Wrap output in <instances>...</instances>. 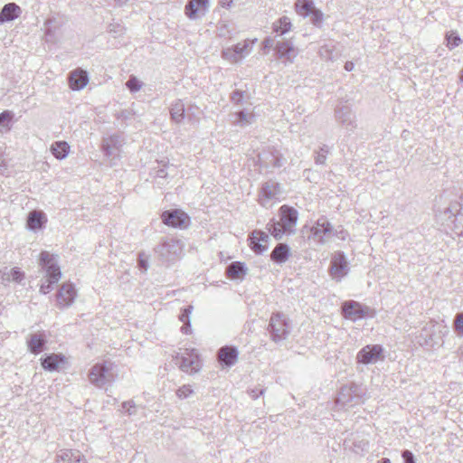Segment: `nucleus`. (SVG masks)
Returning a JSON list of instances; mask_svg holds the SVG:
<instances>
[{"label":"nucleus","instance_id":"obj_16","mask_svg":"<svg viewBox=\"0 0 463 463\" xmlns=\"http://www.w3.org/2000/svg\"><path fill=\"white\" fill-rule=\"evenodd\" d=\"M208 7V0H188L184 7V13L189 19L195 20L205 15Z\"/></svg>","mask_w":463,"mask_h":463},{"label":"nucleus","instance_id":"obj_4","mask_svg":"<svg viewBox=\"0 0 463 463\" xmlns=\"http://www.w3.org/2000/svg\"><path fill=\"white\" fill-rule=\"evenodd\" d=\"M88 378L90 383L98 388H103L106 384L111 383L115 379L113 364L104 362L102 364H94L90 369Z\"/></svg>","mask_w":463,"mask_h":463},{"label":"nucleus","instance_id":"obj_37","mask_svg":"<svg viewBox=\"0 0 463 463\" xmlns=\"http://www.w3.org/2000/svg\"><path fill=\"white\" fill-rule=\"evenodd\" d=\"M250 248L257 253H260V231H253L249 238Z\"/></svg>","mask_w":463,"mask_h":463},{"label":"nucleus","instance_id":"obj_3","mask_svg":"<svg viewBox=\"0 0 463 463\" xmlns=\"http://www.w3.org/2000/svg\"><path fill=\"white\" fill-rule=\"evenodd\" d=\"M274 47L275 56L283 64H292L298 55V49L296 48L291 41H278L270 37L262 42V50Z\"/></svg>","mask_w":463,"mask_h":463},{"label":"nucleus","instance_id":"obj_51","mask_svg":"<svg viewBox=\"0 0 463 463\" xmlns=\"http://www.w3.org/2000/svg\"><path fill=\"white\" fill-rule=\"evenodd\" d=\"M167 176L166 171L162 168L156 171V177L158 178H165Z\"/></svg>","mask_w":463,"mask_h":463},{"label":"nucleus","instance_id":"obj_35","mask_svg":"<svg viewBox=\"0 0 463 463\" xmlns=\"http://www.w3.org/2000/svg\"><path fill=\"white\" fill-rule=\"evenodd\" d=\"M193 307L188 306L185 308L183 309L182 313L179 316L180 321L184 323V326L181 327V331L184 334H188L191 327V322H190V314L192 312Z\"/></svg>","mask_w":463,"mask_h":463},{"label":"nucleus","instance_id":"obj_54","mask_svg":"<svg viewBox=\"0 0 463 463\" xmlns=\"http://www.w3.org/2000/svg\"><path fill=\"white\" fill-rule=\"evenodd\" d=\"M267 239H268V235L262 231V237H261L262 241H267Z\"/></svg>","mask_w":463,"mask_h":463},{"label":"nucleus","instance_id":"obj_12","mask_svg":"<svg viewBox=\"0 0 463 463\" xmlns=\"http://www.w3.org/2000/svg\"><path fill=\"white\" fill-rule=\"evenodd\" d=\"M348 271V262L345 253L343 251L335 252L332 257L329 268L330 276L333 278V279L340 281L344 277L347 275Z\"/></svg>","mask_w":463,"mask_h":463},{"label":"nucleus","instance_id":"obj_13","mask_svg":"<svg viewBox=\"0 0 463 463\" xmlns=\"http://www.w3.org/2000/svg\"><path fill=\"white\" fill-rule=\"evenodd\" d=\"M123 138L119 135H111L102 139V151L108 158L113 160L118 157Z\"/></svg>","mask_w":463,"mask_h":463},{"label":"nucleus","instance_id":"obj_46","mask_svg":"<svg viewBox=\"0 0 463 463\" xmlns=\"http://www.w3.org/2000/svg\"><path fill=\"white\" fill-rule=\"evenodd\" d=\"M138 267L145 271H146L148 269V262L143 252L139 253L138 255Z\"/></svg>","mask_w":463,"mask_h":463},{"label":"nucleus","instance_id":"obj_17","mask_svg":"<svg viewBox=\"0 0 463 463\" xmlns=\"http://www.w3.org/2000/svg\"><path fill=\"white\" fill-rule=\"evenodd\" d=\"M238 350L234 346L225 345L218 351V361L223 366L230 367L238 360Z\"/></svg>","mask_w":463,"mask_h":463},{"label":"nucleus","instance_id":"obj_5","mask_svg":"<svg viewBox=\"0 0 463 463\" xmlns=\"http://www.w3.org/2000/svg\"><path fill=\"white\" fill-rule=\"evenodd\" d=\"M268 331L270 338L276 343L286 339L290 331L288 320L283 314L277 313L272 315L269 319Z\"/></svg>","mask_w":463,"mask_h":463},{"label":"nucleus","instance_id":"obj_42","mask_svg":"<svg viewBox=\"0 0 463 463\" xmlns=\"http://www.w3.org/2000/svg\"><path fill=\"white\" fill-rule=\"evenodd\" d=\"M194 393V390L191 385H183L176 391V396L179 399H185Z\"/></svg>","mask_w":463,"mask_h":463},{"label":"nucleus","instance_id":"obj_39","mask_svg":"<svg viewBox=\"0 0 463 463\" xmlns=\"http://www.w3.org/2000/svg\"><path fill=\"white\" fill-rule=\"evenodd\" d=\"M309 16L313 25L318 28L322 26L324 14L320 10L315 8Z\"/></svg>","mask_w":463,"mask_h":463},{"label":"nucleus","instance_id":"obj_2","mask_svg":"<svg viewBox=\"0 0 463 463\" xmlns=\"http://www.w3.org/2000/svg\"><path fill=\"white\" fill-rule=\"evenodd\" d=\"M40 265L46 273V281L42 284L40 292L47 294L52 290V285L57 283L61 278V271L55 256L50 254L48 251L41 252Z\"/></svg>","mask_w":463,"mask_h":463},{"label":"nucleus","instance_id":"obj_55","mask_svg":"<svg viewBox=\"0 0 463 463\" xmlns=\"http://www.w3.org/2000/svg\"><path fill=\"white\" fill-rule=\"evenodd\" d=\"M382 463H391V460L387 458L382 459Z\"/></svg>","mask_w":463,"mask_h":463},{"label":"nucleus","instance_id":"obj_34","mask_svg":"<svg viewBox=\"0 0 463 463\" xmlns=\"http://www.w3.org/2000/svg\"><path fill=\"white\" fill-rule=\"evenodd\" d=\"M460 205L458 203H453L449 207H447L443 212V220L448 222L454 223L458 215L459 214Z\"/></svg>","mask_w":463,"mask_h":463},{"label":"nucleus","instance_id":"obj_36","mask_svg":"<svg viewBox=\"0 0 463 463\" xmlns=\"http://www.w3.org/2000/svg\"><path fill=\"white\" fill-rule=\"evenodd\" d=\"M445 39L447 42L446 45L449 50H453L462 43L460 36L455 31L448 32L446 33Z\"/></svg>","mask_w":463,"mask_h":463},{"label":"nucleus","instance_id":"obj_10","mask_svg":"<svg viewBox=\"0 0 463 463\" xmlns=\"http://www.w3.org/2000/svg\"><path fill=\"white\" fill-rule=\"evenodd\" d=\"M342 314L345 318L356 321L369 315L371 308L354 300H347L342 304Z\"/></svg>","mask_w":463,"mask_h":463},{"label":"nucleus","instance_id":"obj_1","mask_svg":"<svg viewBox=\"0 0 463 463\" xmlns=\"http://www.w3.org/2000/svg\"><path fill=\"white\" fill-rule=\"evenodd\" d=\"M279 221L272 219L267 224L269 232L278 241L281 240L285 234H295L298 213L294 207L284 204L279 208Z\"/></svg>","mask_w":463,"mask_h":463},{"label":"nucleus","instance_id":"obj_52","mask_svg":"<svg viewBox=\"0 0 463 463\" xmlns=\"http://www.w3.org/2000/svg\"><path fill=\"white\" fill-rule=\"evenodd\" d=\"M354 68V64L352 61H346L345 64V70L347 71H352Z\"/></svg>","mask_w":463,"mask_h":463},{"label":"nucleus","instance_id":"obj_43","mask_svg":"<svg viewBox=\"0 0 463 463\" xmlns=\"http://www.w3.org/2000/svg\"><path fill=\"white\" fill-rule=\"evenodd\" d=\"M122 408L125 410L126 413L129 416L135 415L137 413V405L133 401L124 402L122 403Z\"/></svg>","mask_w":463,"mask_h":463},{"label":"nucleus","instance_id":"obj_8","mask_svg":"<svg viewBox=\"0 0 463 463\" xmlns=\"http://www.w3.org/2000/svg\"><path fill=\"white\" fill-rule=\"evenodd\" d=\"M310 232L312 238L321 245L326 243L331 237L337 236V233L334 232L332 224L325 216L317 220Z\"/></svg>","mask_w":463,"mask_h":463},{"label":"nucleus","instance_id":"obj_41","mask_svg":"<svg viewBox=\"0 0 463 463\" xmlns=\"http://www.w3.org/2000/svg\"><path fill=\"white\" fill-rule=\"evenodd\" d=\"M131 92H137L141 89V82L134 76H131L126 83Z\"/></svg>","mask_w":463,"mask_h":463},{"label":"nucleus","instance_id":"obj_24","mask_svg":"<svg viewBox=\"0 0 463 463\" xmlns=\"http://www.w3.org/2000/svg\"><path fill=\"white\" fill-rule=\"evenodd\" d=\"M57 458V463H87L79 450H61Z\"/></svg>","mask_w":463,"mask_h":463},{"label":"nucleus","instance_id":"obj_14","mask_svg":"<svg viewBox=\"0 0 463 463\" xmlns=\"http://www.w3.org/2000/svg\"><path fill=\"white\" fill-rule=\"evenodd\" d=\"M77 297V290L71 282L63 283L57 293V306L60 308L69 307Z\"/></svg>","mask_w":463,"mask_h":463},{"label":"nucleus","instance_id":"obj_19","mask_svg":"<svg viewBox=\"0 0 463 463\" xmlns=\"http://www.w3.org/2000/svg\"><path fill=\"white\" fill-rule=\"evenodd\" d=\"M89 82L87 71L77 69L70 73L69 83L73 90H82Z\"/></svg>","mask_w":463,"mask_h":463},{"label":"nucleus","instance_id":"obj_47","mask_svg":"<svg viewBox=\"0 0 463 463\" xmlns=\"http://www.w3.org/2000/svg\"><path fill=\"white\" fill-rule=\"evenodd\" d=\"M12 119V112L5 110L0 113V126H5V122H9Z\"/></svg>","mask_w":463,"mask_h":463},{"label":"nucleus","instance_id":"obj_45","mask_svg":"<svg viewBox=\"0 0 463 463\" xmlns=\"http://www.w3.org/2000/svg\"><path fill=\"white\" fill-rule=\"evenodd\" d=\"M402 457L404 463H416L413 453L408 449H405L402 452Z\"/></svg>","mask_w":463,"mask_h":463},{"label":"nucleus","instance_id":"obj_40","mask_svg":"<svg viewBox=\"0 0 463 463\" xmlns=\"http://www.w3.org/2000/svg\"><path fill=\"white\" fill-rule=\"evenodd\" d=\"M329 153V148L327 146L323 145V146L320 147V150L317 152V155L315 156V162L317 165H325L326 160V155Z\"/></svg>","mask_w":463,"mask_h":463},{"label":"nucleus","instance_id":"obj_11","mask_svg":"<svg viewBox=\"0 0 463 463\" xmlns=\"http://www.w3.org/2000/svg\"><path fill=\"white\" fill-rule=\"evenodd\" d=\"M383 358V348L380 345H365L357 353L356 355L357 363L363 364H375Z\"/></svg>","mask_w":463,"mask_h":463},{"label":"nucleus","instance_id":"obj_31","mask_svg":"<svg viewBox=\"0 0 463 463\" xmlns=\"http://www.w3.org/2000/svg\"><path fill=\"white\" fill-rule=\"evenodd\" d=\"M291 21L288 16H282L272 24V30L277 35H283L291 30Z\"/></svg>","mask_w":463,"mask_h":463},{"label":"nucleus","instance_id":"obj_21","mask_svg":"<svg viewBox=\"0 0 463 463\" xmlns=\"http://www.w3.org/2000/svg\"><path fill=\"white\" fill-rule=\"evenodd\" d=\"M47 340L43 333H34L29 335L27 346L32 354H40L45 346Z\"/></svg>","mask_w":463,"mask_h":463},{"label":"nucleus","instance_id":"obj_23","mask_svg":"<svg viewBox=\"0 0 463 463\" xmlns=\"http://www.w3.org/2000/svg\"><path fill=\"white\" fill-rule=\"evenodd\" d=\"M230 120L234 126L245 128L251 125L256 121L255 115L248 113L245 110H241L235 113L230 114Z\"/></svg>","mask_w":463,"mask_h":463},{"label":"nucleus","instance_id":"obj_30","mask_svg":"<svg viewBox=\"0 0 463 463\" xmlns=\"http://www.w3.org/2000/svg\"><path fill=\"white\" fill-rule=\"evenodd\" d=\"M170 116L171 119L177 124L184 120L185 116V108L184 102L181 99H178L172 104L170 109Z\"/></svg>","mask_w":463,"mask_h":463},{"label":"nucleus","instance_id":"obj_29","mask_svg":"<svg viewBox=\"0 0 463 463\" xmlns=\"http://www.w3.org/2000/svg\"><path fill=\"white\" fill-rule=\"evenodd\" d=\"M247 269L244 263L241 261H233L226 269V274L232 279H242Z\"/></svg>","mask_w":463,"mask_h":463},{"label":"nucleus","instance_id":"obj_53","mask_svg":"<svg viewBox=\"0 0 463 463\" xmlns=\"http://www.w3.org/2000/svg\"><path fill=\"white\" fill-rule=\"evenodd\" d=\"M116 2V4L119 6H122L124 5L127 2H128V0H114Z\"/></svg>","mask_w":463,"mask_h":463},{"label":"nucleus","instance_id":"obj_7","mask_svg":"<svg viewBox=\"0 0 463 463\" xmlns=\"http://www.w3.org/2000/svg\"><path fill=\"white\" fill-rule=\"evenodd\" d=\"M364 390L358 384L352 383L343 386L337 395V403L342 406L352 407L362 402Z\"/></svg>","mask_w":463,"mask_h":463},{"label":"nucleus","instance_id":"obj_38","mask_svg":"<svg viewBox=\"0 0 463 463\" xmlns=\"http://www.w3.org/2000/svg\"><path fill=\"white\" fill-rule=\"evenodd\" d=\"M452 326L457 335L463 336V312L455 315Z\"/></svg>","mask_w":463,"mask_h":463},{"label":"nucleus","instance_id":"obj_57","mask_svg":"<svg viewBox=\"0 0 463 463\" xmlns=\"http://www.w3.org/2000/svg\"><path fill=\"white\" fill-rule=\"evenodd\" d=\"M460 80H463V70L461 71Z\"/></svg>","mask_w":463,"mask_h":463},{"label":"nucleus","instance_id":"obj_58","mask_svg":"<svg viewBox=\"0 0 463 463\" xmlns=\"http://www.w3.org/2000/svg\"><path fill=\"white\" fill-rule=\"evenodd\" d=\"M261 250H262V252L265 250V247L264 246H262Z\"/></svg>","mask_w":463,"mask_h":463},{"label":"nucleus","instance_id":"obj_33","mask_svg":"<svg viewBox=\"0 0 463 463\" xmlns=\"http://www.w3.org/2000/svg\"><path fill=\"white\" fill-rule=\"evenodd\" d=\"M70 146L65 141L54 142L51 146L52 155L59 160L64 159L69 153Z\"/></svg>","mask_w":463,"mask_h":463},{"label":"nucleus","instance_id":"obj_48","mask_svg":"<svg viewBox=\"0 0 463 463\" xmlns=\"http://www.w3.org/2000/svg\"><path fill=\"white\" fill-rule=\"evenodd\" d=\"M243 93L242 91L236 90L232 93L231 99L233 102L239 103L242 99Z\"/></svg>","mask_w":463,"mask_h":463},{"label":"nucleus","instance_id":"obj_44","mask_svg":"<svg viewBox=\"0 0 463 463\" xmlns=\"http://www.w3.org/2000/svg\"><path fill=\"white\" fill-rule=\"evenodd\" d=\"M194 360L182 356L179 367L184 372H188L194 364Z\"/></svg>","mask_w":463,"mask_h":463},{"label":"nucleus","instance_id":"obj_27","mask_svg":"<svg viewBox=\"0 0 463 463\" xmlns=\"http://www.w3.org/2000/svg\"><path fill=\"white\" fill-rule=\"evenodd\" d=\"M47 222L45 214L41 211H33L27 217V227L35 231L41 229Z\"/></svg>","mask_w":463,"mask_h":463},{"label":"nucleus","instance_id":"obj_22","mask_svg":"<svg viewBox=\"0 0 463 463\" xmlns=\"http://www.w3.org/2000/svg\"><path fill=\"white\" fill-rule=\"evenodd\" d=\"M21 7L15 3H8L0 12V24L14 21L21 14Z\"/></svg>","mask_w":463,"mask_h":463},{"label":"nucleus","instance_id":"obj_49","mask_svg":"<svg viewBox=\"0 0 463 463\" xmlns=\"http://www.w3.org/2000/svg\"><path fill=\"white\" fill-rule=\"evenodd\" d=\"M12 278L15 281H20L23 278V273L18 269H14L12 270Z\"/></svg>","mask_w":463,"mask_h":463},{"label":"nucleus","instance_id":"obj_25","mask_svg":"<svg viewBox=\"0 0 463 463\" xmlns=\"http://www.w3.org/2000/svg\"><path fill=\"white\" fill-rule=\"evenodd\" d=\"M283 194V190L280 184L275 181H268L265 185H262V197L267 199H279V196Z\"/></svg>","mask_w":463,"mask_h":463},{"label":"nucleus","instance_id":"obj_6","mask_svg":"<svg viewBox=\"0 0 463 463\" xmlns=\"http://www.w3.org/2000/svg\"><path fill=\"white\" fill-rule=\"evenodd\" d=\"M155 250L163 261L170 262L180 258L183 252V244L179 240L165 239Z\"/></svg>","mask_w":463,"mask_h":463},{"label":"nucleus","instance_id":"obj_56","mask_svg":"<svg viewBox=\"0 0 463 463\" xmlns=\"http://www.w3.org/2000/svg\"><path fill=\"white\" fill-rule=\"evenodd\" d=\"M324 50L326 52L328 51L326 47H321V52H323Z\"/></svg>","mask_w":463,"mask_h":463},{"label":"nucleus","instance_id":"obj_15","mask_svg":"<svg viewBox=\"0 0 463 463\" xmlns=\"http://www.w3.org/2000/svg\"><path fill=\"white\" fill-rule=\"evenodd\" d=\"M162 221L167 226L181 228L186 226L189 217L183 211L168 210L162 213Z\"/></svg>","mask_w":463,"mask_h":463},{"label":"nucleus","instance_id":"obj_50","mask_svg":"<svg viewBox=\"0 0 463 463\" xmlns=\"http://www.w3.org/2000/svg\"><path fill=\"white\" fill-rule=\"evenodd\" d=\"M122 31H123V28H122L120 25H118V24H117V25H115V24H109V33H112V32H115V33H117V32L121 33Z\"/></svg>","mask_w":463,"mask_h":463},{"label":"nucleus","instance_id":"obj_28","mask_svg":"<svg viewBox=\"0 0 463 463\" xmlns=\"http://www.w3.org/2000/svg\"><path fill=\"white\" fill-rule=\"evenodd\" d=\"M42 366L47 371H55L59 364L64 362V356L61 354H51L41 359Z\"/></svg>","mask_w":463,"mask_h":463},{"label":"nucleus","instance_id":"obj_32","mask_svg":"<svg viewBox=\"0 0 463 463\" xmlns=\"http://www.w3.org/2000/svg\"><path fill=\"white\" fill-rule=\"evenodd\" d=\"M315 8L312 0H297L295 3L296 12L303 17L309 16Z\"/></svg>","mask_w":463,"mask_h":463},{"label":"nucleus","instance_id":"obj_20","mask_svg":"<svg viewBox=\"0 0 463 463\" xmlns=\"http://www.w3.org/2000/svg\"><path fill=\"white\" fill-rule=\"evenodd\" d=\"M335 118L343 126L349 129L355 128L354 115L352 113L351 109L348 106H342L335 109Z\"/></svg>","mask_w":463,"mask_h":463},{"label":"nucleus","instance_id":"obj_18","mask_svg":"<svg viewBox=\"0 0 463 463\" xmlns=\"http://www.w3.org/2000/svg\"><path fill=\"white\" fill-rule=\"evenodd\" d=\"M291 255V249L287 243H278L270 253V260L276 264L285 263Z\"/></svg>","mask_w":463,"mask_h":463},{"label":"nucleus","instance_id":"obj_9","mask_svg":"<svg viewBox=\"0 0 463 463\" xmlns=\"http://www.w3.org/2000/svg\"><path fill=\"white\" fill-rule=\"evenodd\" d=\"M257 42L254 40H245L242 43H237L233 48H227L222 51V56L223 59L232 63L238 62L245 55L249 54L252 49L253 44Z\"/></svg>","mask_w":463,"mask_h":463},{"label":"nucleus","instance_id":"obj_26","mask_svg":"<svg viewBox=\"0 0 463 463\" xmlns=\"http://www.w3.org/2000/svg\"><path fill=\"white\" fill-rule=\"evenodd\" d=\"M283 165V157L278 150L262 154V167H280Z\"/></svg>","mask_w":463,"mask_h":463}]
</instances>
